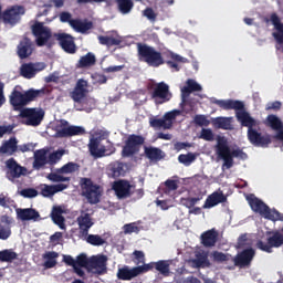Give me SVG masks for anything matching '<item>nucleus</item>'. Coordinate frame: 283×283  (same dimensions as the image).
Wrapping results in <instances>:
<instances>
[{
	"label": "nucleus",
	"mask_w": 283,
	"mask_h": 283,
	"mask_svg": "<svg viewBox=\"0 0 283 283\" xmlns=\"http://www.w3.org/2000/svg\"><path fill=\"white\" fill-rule=\"evenodd\" d=\"M211 103L213 105H218L221 109H234L237 120L242 125V127H248V140L254 147H269L271 145V135L270 134H262L255 127L260 125V123L245 112L244 109V102L238 99H216L212 98Z\"/></svg>",
	"instance_id": "obj_1"
},
{
	"label": "nucleus",
	"mask_w": 283,
	"mask_h": 283,
	"mask_svg": "<svg viewBox=\"0 0 283 283\" xmlns=\"http://www.w3.org/2000/svg\"><path fill=\"white\" fill-rule=\"evenodd\" d=\"M41 96H45V88H30L24 93L17 88H13V91L9 95V103L15 112H19L23 109L25 105H30V103L36 101V98H41Z\"/></svg>",
	"instance_id": "obj_2"
},
{
	"label": "nucleus",
	"mask_w": 283,
	"mask_h": 283,
	"mask_svg": "<svg viewBox=\"0 0 283 283\" xmlns=\"http://www.w3.org/2000/svg\"><path fill=\"white\" fill-rule=\"evenodd\" d=\"M216 151L218 158L223 160L222 169H231L233 167V159L234 158H247V155L242 149L237 148L231 150L229 147V144L227 143V139L224 137H219L218 143L216 146Z\"/></svg>",
	"instance_id": "obj_3"
},
{
	"label": "nucleus",
	"mask_w": 283,
	"mask_h": 283,
	"mask_svg": "<svg viewBox=\"0 0 283 283\" xmlns=\"http://www.w3.org/2000/svg\"><path fill=\"white\" fill-rule=\"evenodd\" d=\"M137 56L150 67H160V65H165L163 53L146 43H137Z\"/></svg>",
	"instance_id": "obj_4"
},
{
	"label": "nucleus",
	"mask_w": 283,
	"mask_h": 283,
	"mask_svg": "<svg viewBox=\"0 0 283 283\" xmlns=\"http://www.w3.org/2000/svg\"><path fill=\"white\" fill-rule=\"evenodd\" d=\"M249 205L254 211V213H260L265 220H271L272 222H283V213L276 209H271L264 201L260 200L256 197L249 199Z\"/></svg>",
	"instance_id": "obj_5"
},
{
	"label": "nucleus",
	"mask_w": 283,
	"mask_h": 283,
	"mask_svg": "<svg viewBox=\"0 0 283 283\" xmlns=\"http://www.w3.org/2000/svg\"><path fill=\"white\" fill-rule=\"evenodd\" d=\"M82 196L86 198L90 205H98L101 202V186L94 184L91 178L83 177L80 179Z\"/></svg>",
	"instance_id": "obj_6"
},
{
	"label": "nucleus",
	"mask_w": 283,
	"mask_h": 283,
	"mask_svg": "<svg viewBox=\"0 0 283 283\" xmlns=\"http://www.w3.org/2000/svg\"><path fill=\"white\" fill-rule=\"evenodd\" d=\"M143 145H145V137L143 135H128L122 147V158H134V156H138Z\"/></svg>",
	"instance_id": "obj_7"
},
{
	"label": "nucleus",
	"mask_w": 283,
	"mask_h": 283,
	"mask_svg": "<svg viewBox=\"0 0 283 283\" xmlns=\"http://www.w3.org/2000/svg\"><path fill=\"white\" fill-rule=\"evenodd\" d=\"M150 92V98L154 101L155 105H164V103H169L174 95L169 91V86L165 82L156 83L148 86Z\"/></svg>",
	"instance_id": "obj_8"
},
{
	"label": "nucleus",
	"mask_w": 283,
	"mask_h": 283,
	"mask_svg": "<svg viewBox=\"0 0 283 283\" xmlns=\"http://www.w3.org/2000/svg\"><path fill=\"white\" fill-rule=\"evenodd\" d=\"M268 243L262 240L256 242V248L265 253H273V249H280L283 245V228L281 230H274L268 232Z\"/></svg>",
	"instance_id": "obj_9"
},
{
	"label": "nucleus",
	"mask_w": 283,
	"mask_h": 283,
	"mask_svg": "<svg viewBox=\"0 0 283 283\" xmlns=\"http://www.w3.org/2000/svg\"><path fill=\"white\" fill-rule=\"evenodd\" d=\"M20 118H23V125L29 127H39L43 123L45 112L43 108H22L19 114Z\"/></svg>",
	"instance_id": "obj_10"
},
{
	"label": "nucleus",
	"mask_w": 283,
	"mask_h": 283,
	"mask_svg": "<svg viewBox=\"0 0 283 283\" xmlns=\"http://www.w3.org/2000/svg\"><path fill=\"white\" fill-rule=\"evenodd\" d=\"M23 14H25V7L14 4L2 12V21L6 25L14 28V25L21 22V17H23Z\"/></svg>",
	"instance_id": "obj_11"
},
{
	"label": "nucleus",
	"mask_w": 283,
	"mask_h": 283,
	"mask_svg": "<svg viewBox=\"0 0 283 283\" xmlns=\"http://www.w3.org/2000/svg\"><path fill=\"white\" fill-rule=\"evenodd\" d=\"M32 34L35 36L38 48H43L52 39V31L43 22L36 21L32 27Z\"/></svg>",
	"instance_id": "obj_12"
},
{
	"label": "nucleus",
	"mask_w": 283,
	"mask_h": 283,
	"mask_svg": "<svg viewBox=\"0 0 283 283\" xmlns=\"http://www.w3.org/2000/svg\"><path fill=\"white\" fill-rule=\"evenodd\" d=\"M6 178L10 180V182H14L17 178H21V176H28V168L20 166L17 159L10 158L6 161Z\"/></svg>",
	"instance_id": "obj_13"
},
{
	"label": "nucleus",
	"mask_w": 283,
	"mask_h": 283,
	"mask_svg": "<svg viewBox=\"0 0 283 283\" xmlns=\"http://www.w3.org/2000/svg\"><path fill=\"white\" fill-rule=\"evenodd\" d=\"M87 271L94 273V275L107 274V255L99 254L91 256Z\"/></svg>",
	"instance_id": "obj_14"
},
{
	"label": "nucleus",
	"mask_w": 283,
	"mask_h": 283,
	"mask_svg": "<svg viewBox=\"0 0 283 283\" xmlns=\"http://www.w3.org/2000/svg\"><path fill=\"white\" fill-rule=\"evenodd\" d=\"M87 95V81L81 78L77 81L73 92H71V98L74 101L77 112H83V98Z\"/></svg>",
	"instance_id": "obj_15"
},
{
	"label": "nucleus",
	"mask_w": 283,
	"mask_h": 283,
	"mask_svg": "<svg viewBox=\"0 0 283 283\" xmlns=\"http://www.w3.org/2000/svg\"><path fill=\"white\" fill-rule=\"evenodd\" d=\"M254 258L255 250L253 248H248L239 252L234 258H232V262L234 266H239V269H247L251 266Z\"/></svg>",
	"instance_id": "obj_16"
},
{
	"label": "nucleus",
	"mask_w": 283,
	"mask_h": 283,
	"mask_svg": "<svg viewBox=\"0 0 283 283\" xmlns=\"http://www.w3.org/2000/svg\"><path fill=\"white\" fill-rule=\"evenodd\" d=\"M69 125L70 123L67 120L61 119L62 128L56 132L57 138H72V136H82V134H85V128Z\"/></svg>",
	"instance_id": "obj_17"
},
{
	"label": "nucleus",
	"mask_w": 283,
	"mask_h": 283,
	"mask_svg": "<svg viewBox=\"0 0 283 283\" xmlns=\"http://www.w3.org/2000/svg\"><path fill=\"white\" fill-rule=\"evenodd\" d=\"M132 189H134V186L125 179H119L113 184V190L118 200H125V198L132 197Z\"/></svg>",
	"instance_id": "obj_18"
},
{
	"label": "nucleus",
	"mask_w": 283,
	"mask_h": 283,
	"mask_svg": "<svg viewBox=\"0 0 283 283\" xmlns=\"http://www.w3.org/2000/svg\"><path fill=\"white\" fill-rule=\"evenodd\" d=\"M87 147L90 155L95 159L106 156L107 148H105V145H101L99 137H91Z\"/></svg>",
	"instance_id": "obj_19"
},
{
	"label": "nucleus",
	"mask_w": 283,
	"mask_h": 283,
	"mask_svg": "<svg viewBox=\"0 0 283 283\" xmlns=\"http://www.w3.org/2000/svg\"><path fill=\"white\" fill-rule=\"evenodd\" d=\"M271 21L272 25H274V29L276 32L272 33V36H274L276 43L279 45H282V52H283V23L280 19V15L277 13H272L270 15V19H265V22L269 23Z\"/></svg>",
	"instance_id": "obj_20"
},
{
	"label": "nucleus",
	"mask_w": 283,
	"mask_h": 283,
	"mask_svg": "<svg viewBox=\"0 0 283 283\" xmlns=\"http://www.w3.org/2000/svg\"><path fill=\"white\" fill-rule=\"evenodd\" d=\"M266 125H268V127H271V129H274V132H277L274 135V139L280 140V143H282V145H283V123H282V119H280V117H277L276 115H273V114L268 115Z\"/></svg>",
	"instance_id": "obj_21"
},
{
	"label": "nucleus",
	"mask_w": 283,
	"mask_h": 283,
	"mask_svg": "<svg viewBox=\"0 0 283 283\" xmlns=\"http://www.w3.org/2000/svg\"><path fill=\"white\" fill-rule=\"evenodd\" d=\"M32 40L29 38H24L20 41V43L17 46V54L19 59L22 61L25 59H30L32 56V52H34V48H32Z\"/></svg>",
	"instance_id": "obj_22"
},
{
	"label": "nucleus",
	"mask_w": 283,
	"mask_h": 283,
	"mask_svg": "<svg viewBox=\"0 0 283 283\" xmlns=\"http://www.w3.org/2000/svg\"><path fill=\"white\" fill-rule=\"evenodd\" d=\"M57 41L62 50H64L66 54H76V44L74 43V39L70 34H57Z\"/></svg>",
	"instance_id": "obj_23"
},
{
	"label": "nucleus",
	"mask_w": 283,
	"mask_h": 283,
	"mask_svg": "<svg viewBox=\"0 0 283 283\" xmlns=\"http://www.w3.org/2000/svg\"><path fill=\"white\" fill-rule=\"evenodd\" d=\"M76 222L78 224L80 233L83 237H87L90 233V228L94 227V221L92 220V214L82 213L77 217Z\"/></svg>",
	"instance_id": "obj_24"
},
{
	"label": "nucleus",
	"mask_w": 283,
	"mask_h": 283,
	"mask_svg": "<svg viewBox=\"0 0 283 283\" xmlns=\"http://www.w3.org/2000/svg\"><path fill=\"white\" fill-rule=\"evenodd\" d=\"M127 174V165L123 161H113L108 165L107 176L108 178H120Z\"/></svg>",
	"instance_id": "obj_25"
},
{
	"label": "nucleus",
	"mask_w": 283,
	"mask_h": 283,
	"mask_svg": "<svg viewBox=\"0 0 283 283\" xmlns=\"http://www.w3.org/2000/svg\"><path fill=\"white\" fill-rule=\"evenodd\" d=\"M17 216L19 220H22V222H28L30 220L38 222V220H41V214L34 208L18 209Z\"/></svg>",
	"instance_id": "obj_26"
},
{
	"label": "nucleus",
	"mask_w": 283,
	"mask_h": 283,
	"mask_svg": "<svg viewBox=\"0 0 283 283\" xmlns=\"http://www.w3.org/2000/svg\"><path fill=\"white\" fill-rule=\"evenodd\" d=\"M222 202H227V196L222 190L212 192L203 205V209H212V207H218V205H222Z\"/></svg>",
	"instance_id": "obj_27"
},
{
	"label": "nucleus",
	"mask_w": 283,
	"mask_h": 283,
	"mask_svg": "<svg viewBox=\"0 0 283 283\" xmlns=\"http://www.w3.org/2000/svg\"><path fill=\"white\" fill-rule=\"evenodd\" d=\"M193 92H202V86L196 82V80L188 78L186 81V86L181 88L182 103H185L186 98H189Z\"/></svg>",
	"instance_id": "obj_28"
},
{
	"label": "nucleus",
	"mask_w": 283,
	"mask_h": 283,
	"mask_svg": "<svg viewBox=\"0 0 283 283\" xmlns=\"http://www.w3.org/2000/svg\"><path fill=\"white\" fill-rule=\"evenodd\" d=\"M46 165H49L48 150L45 148L35 150L34 151V160H33V169L39 171V170L43 169V167H45Z\"/></svg>",
	"instance_id": "obj_29"
},
{
	"label": "nucleus",
	"mask_w": 283,
	"mask_h": 283,
	"mask_svg": "<svg viewBox=\"0 0 283 283\" xmlns=\"http://www.w3.org/2000/svg\"><path fill=\"white\" fill-rule=\"evenodd\" d=\"M1 222H3L4 226L0 223V240H8V238L12 235L11 224L14 222V219L8 214H4L1 217Z\"/></svg>",
	"instance_id": "obj_30"
},
{
	"label": "nucleus",
	"mask_w": 283,
	"mask_h": 283,
	"mask_svg": "<svg viewBox=\"0 0 283 283\" xmlns=\"http://www.w3.org/2000/svg\"><path fill=\"white\" fill-rule=\"evenodd\" d=\"M145 157L150 160V163H160L165 158V153L163 149L154 146H145L144 148Z\"/></svg>",
	"instance_id": "obj_31"
},
{
	"label": "nucleus",
	"mask_w": 283,
	"mask_h": 283,
	"mask_svg": "<svg viewBox=\"0 0 283 283\" xmlns=\"http://www.w3.org/2000/svg\"><path fill=\"white\" fill-rule=\"evenodd\" d=\"M17 151H19V140H17V137H11L0 146V154H7V156H14Z\"/></svg>",
	"instance_id": "obj_32"
},
{
	"label": "nucleus",
	"mask_w": 283,
	"mask_h": 283,
	"mask_svg": "<svg viewBox=\"0 0 283 283\" xmlns=\"http://www.w3.org/2000/svg\"><path fill=\"white\" fill-rule=\"evenodd\" d=\"M117 280H122L123 282H129L134 280V277H138V272L136 266L130 269L128 265H124L123 268H118L117 270Z\"/></svg>",
	"instance_id": "obj_33"
},
{
	"label": "nucleus",
	"mask_w": 283,
	"mask_h": 283,
	"mask_svg": "<svg viewBox=\"0 0 283 283\" xmlns=\"http://www.w3.org/2000/svg\"><path fill=\"white\" fill-rule=\"evenodd\" d=\"M218 231L216 229L207 230L201 234V244L207 249H211L214 244L218 243Z\"/></svg>",
	"instance_id": "obj_34"
},
{
	"label": "nucleus",
	"mask_w": 283,
	"mask_h": 283,
	"mask_svg": "<svg viewBox=\"0 0 283 283\" xmlns=\"http://www.w3.org/2000/svg\"><path fill=\"white\" fill-rule=\"evenodd\" d=\"M94 65H96V54L88 52L80 57L75 64V67H77V70H85L88 67H94Z\"/></svg>",
	"instance_id": "obj_35"
},
{
	"label": "nucleus",
	"mask_w": 283,
	"mask_h": 283,
	"mask_svg": "<svg viewBox=\"0 0 283 283\" xmlns=\"http://www.w3.org/2000/svg\"><path fill=\"white\" fill-rule=\"evenodd\" d=\"M63 213H65V211L61 206H54L52 208L51 220L61 229H65V217H63Z\"/></svg>",
	"instance_id": "obj_36"
},
{
	"label": "nucleus",
	"mask_w": 283,
	"mask_h": 283,
	"mask_svg": "<svg viewBox=\"0 0 283 283\" xmlns=\"http://www.w3.org/2000/svg\"><path fill=\"white\" fill-rule=\"evenodd\" d=\"M231 120H233L232 117H216L212 119V125L216 127V129L231 130L233 129V124H231Z\"/></svg>",
	"instance_id": "obj_37"
},
{
	"label": "nucleus",
	"mask_w": 283,
	"mask_h": 283,
	"mask_svg": "<svg viewBox=\"0 0 283 283\" xmlns=\"http://www.w3.org/2000/svg\"><path fill=\"white\" fill-rule=\"evenodd\" d=\"M70 25L73 28V30H75V32H81V34H85V32L94 28L92 22H83L78 19H73V21H70Z\"/></svg>",
	"instance_id": "obj_38"
},
{
	"label": "nucleus",
	"mask_w": 283,
	"mask_h": 283,
	"mask_svg": "<svg viewBox=\"0 0 283 283\" xmlns=\"http://www.w3.org/2000/svg\"><path fill=\"white\" fill-rule=\"evenodd\" d=\"M98 41L101 45H106V48H114V45H120L123 43V40L118 35H99Z\"/></svg>",
	"instance_id": "obj_39"
},
{
	"label": "nucleus",
	"mask_w": 283,
	"mask_h": 283,
	"mask_svg": "<svg viewBox=\"0 0 283 283\" xmlns=\"http://www.w3.org/2000/svg\"><path fill=\"white\" fill-rule=\"evenodd\" d=\"M44 263H43V266H45L46 269H54V266H56L57 262L56 260L59 259V252H55V251H49V252H45L43 255H42Z\"/></svg>",
	"instance_id": "obj_40"
},
{
	"label": "nucleus",
	"mask_w": 283,
	"mask_h": 283,
	"mask_svg": "<svg viewBox=\"0 0 283 283\" xmlns=\"http://www.w3.org/2000/svg\"><path fill=\"white\" fill-rule=\"evenodd\" d=\"M20 74L23 78H34L36 76V69L33 63H24L20 67Z\"/></svg>",
	"instance_id": "obj_41"
},
{
	"label": "nucleus",
	"mask_w": 283,
	"mask_h": 283,
	"mask_svg": "<svg viewBox=\"0 0 283 283\" xmlns=\"http://www.w3.org/2000/svg\"><path fill=\"white\" fill-rule=\"evenodd\" d=\"M116 3L122 14H129L134 9V1L132 0H116Z\"/></svg>",
	"instance_id": "obj_42"
},
{
	"label": "nucleus",
	"mask_w": 283,
	"mask_h": 283,
	"mask_svg": "<svg viewBox=\"0 0 283 283\" xmlns=\"http://www.w3.org/2000/svg\"><path fill=\"white\" fill-rule=\"evenodd\" d=\"M18 258L19 254H17L12 249L0 251V262H13V260H17Z\"/></svg>",
	"instance_id": "obj_43"
},
{
	"label": "nucleus",
	"mask_w": 283,
	"mask_h": 283,
	"mask_svg": "<svg viewBox=\"0 0 283 283\" xmlns=\"http://www.w3.org/2000/svg\"><path fill=\"white\" fill-rule=\"evenodd\" d=\"M213 262H219L222 264V262H233V256L231 254H224L220 251L212 252Z\"/></svg>",
	"instance_id": "obj_44"
},
{
	"label": "nucleus",
	"mask_w": 283,
	"mask_h": 283,
	"mask_svg": "<svg viewBox=\"0 0 283 283\" xmlns=\"http://www.w3.org/2000/svg\"><path fill=\"white\" fill-rule=\"evenodd\" d=\"M171 122H166L164 118H153L150 119V127H156L157 129L164 128V129H171Z\"/></svg>",
	"instance_id": "obj_45"
},
{
	"label": "nucleus",
	"mask_w": 283,
	"mask_h": 283,
	"mask_svg": "<svg viewBox=\"0 0 283 283\" xmlns=\"http://www.w3.org/2000/svg\"><path fill=\"white\" fill-rule=\"evenodd\" d=\"M196 160V154L188 153V154H181L178 156V161L181 165H185V167H189L193 161Z\"/></svg>",
	"instance_id": "obj_46"
},
{
	"label": "nucleus",
	"mask_w": 283,
	"mask_h": 283,
	"mask_svg": "<svg viewBox=\"0 0 283 283\" xmlns=\"http://www.w3.org/2000/svg\"><path fill=\"white\" fill-rule=\"evenodd\" d=\"M78 164L70 161L66 165L59 168L57 174H74V171H78Z\"/></svg>",
	"instance_id": "obj_47"
},
{
	"label": "nucleus",
	"mask_w": 283,
	"mask_h": 283,
	"mask_svg": "<svg viewBox=\"0 0 283 283\" xmlns=\"http://www.w3.org/2000/svg\"><path fill=\"white\" fill-rule=\"evenodd\" d=\"M86 242L92 244V247H103V244H105V239H102L98 234H88Z\"/></svg>",
	"instance_id": "obj_48"
},
{
	"label": "nucleus",
	"mask_w": 283,
	"mask_h": 283,
	"mask_svg": "<svg viewBox=\"0 0 283 283\" xmlns=\"http://www.w3.org/2000/svg\"><path fill=\"white\" fill-rule=\"evenodd\" d=\"M75 266H82L83 269H90V259L87 254L82 253L76 256Z\"/></svg>",
	"instance_id": "obj_49"
},
{
	"label": "nucleus",
	"mask_w": 283,
	"mask_h": 283,
	"mask_svg": "<svg viewBox=\"0 0 283 283\" xmlns=\"http://www.w3.org/2000/svg\"><path fill=\"white\" fill-rule=\"evenodd\" d=\"M65 150L63 149L51 153L48 157L49 165H56V163H59L63 158Z\"/></svg>",
	"instance_id": "obj_50"
},
{
	"label": "nucleus",
	"mask_w": 283,
	"mask_h": 283,
	"mask_svg": "<svg viewBox=\"0 0 283 283\" xmlns=\"http://www.w3.org/2000/svg\"><path fill=\"white\" fill-rule=\"evenodd\" d=\"M51 182H70V177H63L60 172H51L46 176Z\"/></svg>",
	"instance_id": "obj_51"
},
{
	"label": "nucleus",
	"mask_w": 283,
	"mask_h": 283,
	"mask_svg": "<svg viewBox=\"0 0 283 283\" xmlns=\"http://www.w3.org/2000/svg\"><path fill=\"white\" fill-rule=\"evenodd\" d=\"M155 269H156V271L161 273V275H166V276L169 275V263L167 261L156 262Z\"/></svg>",
	"instance_id": "obj_52"
},
{
	"label": "nucleus",
	"mask_w": 283,
	"mask_h": 283,
	"mask_svg": "<svg viewBox=\"0 0 283 283\" xmlns=\"http://www.w3.org/2000/svg\"><path fill=\"white\" fill-rule=\"evenodd\" d=\"M41 189V196H43V198H52V196H54V190L52 185H48V184H43L40 186Z\"/></svg>",
	"instance_id": "obj_53"
},
{
	"label": "nucleus",
	"mask_w": 283,
	"mask_h": 283,
	"mask_svg": "<svg viewBox=\"0 0 283 283\" xmlns=\"http://www.w3.org/2000/svg\"><path fill=\"white\" fill-rule=\"evenodd\" d=\"M193 123L197 124L199 127H209L211 122L207 118L206 115H196L193 118Z\"/></svg>",
	"instance_id": "obj_54"
},
{
	"label": "nucleus",
	"mask_w": 283,
	"mask_h": 283,
	"mask_svg": "<svg viewBox=\"0 0 283 283\" xmlns=\"http://www.w3.org/2000/svg\"><path fill=\"white\" fill-rule=\"evenodd\" d=\"M199 138H201V140H207L208 143L213 142V130L210 128H202Z\"/></svg>",
	"instance_id": "obj_55"
},
{
	"label": "nucleus",
	"mask_w": 283,
	"mask_h": 283,
	"mask_svg": "<svg viewBox=\"0 0 283 283\" xmlns=\"http://www.w3.org/2000/svg\"><path fill=\"white\" fill-rule=\"evenodd\" d=\"M20 196H22V198H36L39 191L34 188H24L20 191Z\"/></svg>",
	"instance_id": "obj_56"
},
{
	"label": "nucleus",
	"mask_w": 283,
	"mask_h": 283,
	"mask_svg": "<svg viewBox=\"0 0 283 283\" xmlns=\"http://www.w3.org/2000/svg\"><path fill=\"white\" fill-rule=\"evenodd\" d=\"M143 15L146 17V19H148V21H151L153 23L156 22V19L158 18V14L156 13V11H154L151 7H147L143 11Z\"/></svg>",
	"instance_id": "obj_57"
},
{
	"label": "nucleus",
	"mask_w": 283,
	"mask_h": 283,
	"mask_svg": "<svg viewBox=\"0 0 283 283\" xmlns=\"http://www.w3.org/2000/svg\"><path fill=\"white\" fill-rule=\"evenodd\" d=\"M181 202L184 207H187V209H192V207H196V205L200 202V198L199 197L184 198Z\"/></svg>",
	"instance_id": "obj_58"
},
{
	"label": "nucleus",
	"mask_w": 283,
	"mask_h": 283,
	"mask_svg": "<svg viewBox=\"0 0 283 283\" xmlns=\"http://www.w3.org/2000/svg\"><path fill=\"white\" fill-rule=\"evenodd\" d=\"M177 116H180V111L175 109L171 112H168L164 115V120H166V123H172V120H176Z\"/></svg>",
	"instance_id": "obj_59"
},
{
	"label": "nucleus",
	"mask_w": 283,
	"mask_h": 283,
	"mask_svg": "<svg viewBox=\"0 0 283 283\" xmlns=\"http://www.w3.org/2000/svg\"><path fill=\"white\" fill-rule=\"evenodd\" d=\"M155 268V263H147L144 265L135 266L137 271V275H142V273H147Z\"/></svg>",
	"instance_id": "obj_60"
},
{
	"label": "nucleus",
	"mask_w": 283,
	"mask_h": 283,
	"mask_svg": "<svg viewBox=\"0 0 283 283\" xmlns=\"http://www.w3.org/2000/svg\"><path fill=\"white\" fill-rule=\"evenodd\" d=\"M166 187V193H169V191H176L178 189V181L174 179H168L165 181Z\"/></svg>",
	"instance_id": "obj_61"
},
{
	"label": "nucleus",
	"mask_w": 283,
	"mask_h": 283,
	"mask_svg": "<svg viewBox=\"0 0 283 283\" xmlns=\"http://www.w3.org/2000/svg\"><path fill=\"white\" fill-rule=\"evenodd\" d=\"M140 229L134 223H127L124 226V233H138Z\"/></svg>",
	"instance_id": "obj_62"
},
{
	"label": "nucleus",
	"mask_w": 283,
	"mask_h": 283,
	"mask_svg": "<svg viewBox=\"0 0 283 283\" xmlns=\"http://www.w3.org/2000/svg\"><path fill=\"white\" fill-rule=\"evenodd\" d=\"M74 19H72V13L67 12V11H63L60 13V21L61 23H69L70 21H73Z\"/></svg>",
	"instance_id": "obj_63"
},
{
	"label": "nucleus",
	"mask_w": 283,
	"mask_h": 283,
	"mask_svg": "<svg viewBox=\"0 0 283 283\" xmlns=\"http://www.w3.org/2000/svg\"><path fill=\"white\" fill-rule=\"evenodd\" d=\"M133 255H135V260H137V264H145V252L135 250L133 252Z\"/></svg>",
	"instance_id": "obj_64"
}]
</instances>
